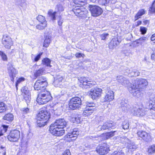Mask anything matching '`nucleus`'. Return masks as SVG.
<instances>
[{"instance_id":"f257e3e1","label":"nucleus","mask_w":155,"mask_h":155,"mask_svg":"<svg viewBox=\"0 0 155 155\" xmlns=\"http://www.w3.org/2000/svg\"><path fill=\"white\" fill-rule=\"evenodd\" d=\"M132 83V84H130L129 91L134 96L139 97L142 95L140 89L147 86L148 82L146 79L141 78L134 80Z\"/></svg>"},{"instance_id":"f03ea898","label":"nucleus","mask_w":155,"mask_h":155,"mask_svg":"<svg viewBox=\"0 0 155 155\" xmlns=\"http://www.w3.org/2000/svg\"><path fill=\"white\" fill-rule=\"evenodd\" d=\"M51 98L52 97L50 92L43 90V91H41L39 93L37 99V101L40 104H44L49 101Z\"/></svg>"},{"instance_id":"7ed1b4c3","label":"nucleus","mask_w":155,"mask_h":155,"mask_svg":"<svg viewBox=\"0 0 155 155\" xmlns=\"http://www.w3.org/2000/svg\"><path fill=\"white\" fill-rule=\"evenodd\" d=\"M50 118V113L48 112L45 110L40 111L37 116V120L41 121L39 123V127L44 126L46 124L48 120Z\"/></svg>"},{"instance_id":"20e7f679","label":"nucleus","mask_w":155,"mask_h":155,"mask_svg":"<svg viewBox=\"0 0 155 155\" xmlns=\"http://www.w3.org/2000/svg\"><path fill=\"white\" fill-rule=\"evenodd\" d=\"M73 11L77 16L82 18L84 19L87 17L88 11L82 6H76L73 9Z\"/></svg>"},{"instance_id":"39448f33","label":"nucleus","mask_w":155,"mask_h":155,"mask_svg":"<svg viewBox=\"0 0 155 155\" xmlns=\"http://www.w3.org/2000/svg\"><path fill=\"white\" fill-rule=\"evenodd\" d=\"M47 82L46 79L44 77H41L39 78L35 83L34 88L35 90L38 91L41 90L42 88L45 89V87L47 86Z\"/></svg>"},{"instance_id":"423d86ee","label":"nucleus","mask_w":155,"mask_h":155,"mask_svg":"<svg viewBox=\"0 0 155 155\" xmlns=\"http://www.w3.org/2000/svg\"><path fill=\"white\" fill-rule=\"evenodd\" d=\"M69 104L70 108L72 110L78 109L81 104V100L78 97H73L70 100Z\"/></svg>"},{"instance_id":"0eeeda50","label":"nucleus","mask_w":155,"mask_h":155,"mask_svg":"<svg viewBox=\"0 0 155 155\" xmlns=\"http://www.w3.org/2000/svg\"><path fill=\"white\" fill-rule=\"evenodd\" d=\"M102 91L101 88H92L88 92V94L89 96L92 99L96 100L101 97Z\"/></svg>"},{"instance_id":"6e6552de","label":"nucleus","mask_w":155,"mask_h":155,"mask_svg":"<svg viewBox=\"0 0 155 155\" xmlns=\"http://www.w3.org/2000/svg\"><path fill=\"white\" fill-rule=\"evenodd\" d=\"M63 129L58 127L51 126L49 128V131L52 135L55 136H61L64 135L65 133V130Z\"/></svg>"},{"instance_id":"1a4fd4ad","label":"nucleus","mask_w":155,"mask_h":155,"mask_svg":"<svg viewBox=\"0 0 155 155\" xmlns=\"http://www.w3.org/2000/svg\"><path fill=\"white\" fill-rule=\"evenodd\" d=\"M20 137V132L18 130H12L8 136V139L11 142L18 141Z\"/></svg>"},{"instance_id":"9d476101","label":"nucleus","mask_w":155,"mask_h":155,"mask_svg":"<svg viewBox=\"0 0 155 155\" xmlns=\"http://www.w3.org/2000/svg\"><path fill=\"white\" fill-rule=\"evenodd\" d=\"M2 43L4 47L7 49H9L13 45V42L11 37L6 34L3 35L2 39Z\"/></svg>"},{"instance_id":"9b49d317","label":"nucleus","mask_w":155,"mask_h":155,"mask_svg":"<svg viewBox=\"0 0 155 155\" xmlns=\"http://www.w3.org/2000/svg\"><path fill=\"white\" fill-rule=\"evenodd\" d=\"M109 150V146L106 143H104L97 147L96 151L100 155H104L108 153Z\"/></svg>"},{"instance_id":"f8f14e48","label":"nucleus","mask_w":155,"mask_h":155,"mask_svg":"<svg viewBox=\"0 0 155 155\" xmlns=\"http://www.w3.org/2000/svg\"><path fill=\"white\" fill-rule=\"evenodd\" d=\"M90 10L92 15L93 16H97L101 15L102 10L99 7L96 5L90 6Z\"/></svg>"},{"instance_id":"ddd939ff","label":"nucleus","mask_w":155,"mask_h":155,"mask_svg":"<svg viewBox=\"0 0 155 155\" xmlns=\"http://www.w3.org/2000/svg\"><path fill=\"white\" fill-rule=\"evenodd\" d=\"M95 104L92 103L87 104L85 110L83 112L84 115L87 116L91 114L95 109Z\"/></svg>"},{"instance_id":"4468645a","label":"nucleus","mask_w":155,"mask_h":155,"mask_svg":"<svg viewBox=\"0 0 155 155\" xmlns=\"http://www.w3.org/2000/svg\"><path fill=\"white\" fill-rule=\"evenodd\" d=\"M137 135L142 138L145 141L150 142L151 141V137L150 134L145 131L139 130L137 132Z\"/></svg>"},{"instance_id":"2eb2a0df","label":"nucleus","mask_w":155,"mask_h":155,"mask_svg":"<svg viewBox=\"0 0 155 155\" xmlns=\"http://www.w3.org/2000/svg\"><path fill=\"white\" fill-rule=\"evenodd\" d=\"M117 80L119 83L124 86H127L129 91L130 84H132L126 78L122 76H118L117 77Z\"/></svg>"},{"instance_id":"dca6fc26","label":"nucleus","mask_w":155,"mask_h":155,"mask_svg":"<svg viewBox=\"0 0 155 155\" xmlns=\"http://www.w3.org/2000/svg\"><path fill=\"white\" fill-rule=\"evenodd\" d=\"M130 112L134 115L138 116H143L145 114V111L144 109L136 107H134L130 110Z\"/></svg>"},{"instance_id":"f3484780","label":"nucleus","mask_w":155,"mask_h":155,"mask_svg":"<svg viewBox=\"0 0 155 155\" xmlns=\"http://www.w3.org/2000/svg\"><path fill=\"white\" fill-rule=\"evenodd\" d=\"M116 125V124L114 123H109L108 122H106L104 123L102 126H98V129L99 130H104L110 128L113 129L115 127Z\"/></svg>"},{"instance_id":"a211bd4d","label":"nucleus","mask_w":155,"mask_h":155,"mask_svg":"<svg viewBox=\"0 0 155 155\" xmlns=\"http://www.w3.org/2000/svg\"><path fill=\"white\" fill-rule=\"evenodd\" d=\"M66 124V122L64 119H60L56 120L54 123L51 124V126H53L54 127H59L64 128Z\"/></svg>"},{"instance_id":"6ab92c4d","label":"nucleus","mask_w":155,"mask_h":155,"mask_svg":"<svg viewBox=\"0 0 155 155\" xmlns=\"http://www.w3.org/2000/svg\"><path fill=\"white\" fill-rule=\"evenodd\" d=\"M114 98V92L111 90L107 91L106 92L105 95L104 97L105 102H109L112 101Z\"/></svg>"},{"instance_id":"aec40b11","label":"nucleus","mask_w":155,"mask_h":155,"mask_svg":"<svg viewBox=\"0 0 155 155\" xmlns=\"http://www.w3.org/2000/svg\"><path fill=\"white\" fill-rule=\"evenodd\" d=\"M127 100L125 99H122L120 103L121 108L124 112H127L130 109V106L127 104Z\"/></svg>"},{"instance_id":"412c9836","label":"nucleus","mask_w":155,"mask_h":155,"mask_svg":"<svg viewBox=\"0 0 155 155\" xmlns=\"http://www.w3.org/2000/svg\"><path fill=\"white\" fill-rule=\"evenodd\" d=\"M78 80L81 84L86 86L85 87L86 88L90 87L92 85V84L91 83L90 80L88 78L85 77H81Z\"/></svg>"},{"instance_id":"4be33fe9","label":"nucleus","mask_w":155,"mask_h":155,"mask_svg":"<svg viewBox=\"0 0 155 155\" xmlns=\"http://www.w3.org/2000/svg\"><path fill=\"white\" fill-rule=\"evenodd\" d=\"M8 69L11 80L13 82L14 78L15 77V75L17 74V72L11 64L9 65Z\"/></svg>"},{"instance_id":"5701e85b","label":"nucleus","mask_w":155,"mask_h":155,"mask_svg":"<svg viewBox=\"0 0 155 155\" xmlns=\"http://www.w3.org/2000/svg\"><path fill=\"white\" fill-rule=\"evenodd\" d=\"M126 71L127 73L130 76H137L140 74V72L137 69L131 68L130 69H127Z\"/></svg>"},{"instance_id":"b1692460","label":"nucleus","mask_w":155,"mask_h":155,"mask_svg":"<svg viewBox=\"0 0 155 155\" xmlns=\"http://www.w3.org/2000/svg\"><path fill=\"white\" fill-rule=\"evenodd\" d=\"M120 43L119 41L117 38H113L110 43L109 46L113 48L118 45Z\"/></svg>"},{"instance_id":"393cba45","label":"nucleus","mask_w":155,"mask_h":155,"mask_svg":"<svg viewBox=\"0 0 155 155\" xmlns=\"http://www.w3.org/2000/svg\"><path fill=\"white\" fill-rule=\"evenodd\" d=\"M57 13V12L54 11L51 9L49 10L48 12V15L51 19L53 21H55L56 19V14Z\"/></svg>"},{"instance_id":"a878e982","label":"nucleus","mask_w":155,"mask_h":155,"mask_svg":"<svg viewBox=\"0 0 155 155\" xmlns=\"http://www.w3.org/2000/svg\"><path fill=\"white\" fill-rule=\"evenodd\" d=\"M3 119L4 120H6L8 121L7 123H9L14 120V116L11 113H8L6 114L3 117Z\"/></svg>"},{"instance_id":"bb28decb","label":"nucleus","mask_w":155,"mask_h":155,"mask_svg":"<svg viewBox=\"0 0 155 155\" xmlns=\"http://www.w3.org/2000/svg\"><path fill=\"white\" fill-rule=\"evenodd\" d=\"M149 108L150 110H155V97H151L149 102Z\"/></svg>"},{"instance_id":"cd10ccee","label":"nucleus","mask_w":155,"mask_h":155,"mask_svg":"<svg viewBox=\"0 0 155 155\" xmlns=\"http://www.w3.org/2000/svg\"><path fill=\"white\" fill-rule=\"evenodd\" d=\"M127 147L129 151H134L137 148V145L134 142H130L128 143Z\"/></svg>"},{"instance_id":"c85d7f7f","label":"nucleus","mask_w":155,"mask_h":155,"mask_svg":"<svg viewBox=\"0 0 155 155\" xmlns=\"http://www.w3.org/2000/svg\"><path fill=\"white\" fill-rule=\"evenodd\" d=\"M50 38V36L49 35H45V40L43 44L44 47L47 48L48 46L51 42Z\"/></svg>"},{"instance_id":"c756f323","label":"nucleus","mask_w":155,"mask_h":155,"mask_svg":"<svg viewBox=\"0 0 155 155\" xmlns=\"http://www.w3.org/2000/svg\"><path fill=\"white\" fill-rule=\"evenodd\" d=\"M51 62L50 59L47 58H44L42 61V63L43 65L49 67H51L50 65Z\"/></svg>"},{"instance_id":"7c9ffc66","label":"nucleus","mask_w":155,"mask_h":155,"mask_svg":"<svg viewBox=\"0 0 155 155\" xmlns=\"http://www.w3.org/2000/svg\"><path fill=\"white\" fill-rule=\"evenodd\" d=\"M145 11L144 9H141L139 10L135 16V20H136L140 18L141 16L145 14Z\"/></svg>"},{"instance_id":"2f4dec72","label":"nucleus","mask_w":155,"mask_h":155,"mask_svg":"<svg viewBox=\"0 0 155 155\" xmlns=\"http://www.w3.org/2000/svg\"><path fill=\"white\" fill-rule=\"evenodd\" d=\"M47 22H41L36 26V28L39 30H43L47 26Z\"/></svg>"},{"instance_id":"473e14b6","label":"nucleus","mask_w":155,"mask_h":155,"mask_svg":"<svg viewBox=\"0 0 155 155\" xmlns=\"http://www.w3.org/2000/svg\"><path fill=\"white\" fill-rule=\"evenodd\" d=\"M56 11L58 12L59 14L64 10V8L61 5H57L55 7Z\"/></svg>"},{"instance_id":"72a5a7b5","label":"nucleus","mask_w":155,"mask_h":155,"mask_svg":"<svg viewBox=\"0 0 155 155\" xmlns=\"http://www.w3.org/2000/svg\"><path fill=\"white\" fill-rule=\"evenodd\" d=\"M8 128V126L3 125L2 127L0 128V137L3 135L4 133L6 132Z\"/></svg>"},{"instance_id":"f704fd0d","label":"nucleus","mask_w":155,"mask_h":155,"mask_svg":"<svg viewBox=\"0 0 155 155\" xmlns=\"http://www.w3.org/2000/svg\"><path fill=\"white\" fill-rule=\"evenodd\" d=\"M21 91L23 95L30 94L29 91L28 89V87L25 86L24 87L21 88Z\"/></svg>"},{"instance_id":"c9c22d12","label":"nucleus","mask_w":155,"mask_h":155,"mask_svg":"<svg viewBox=\"0 0 155 155\" xmlns=\"http://www.w3.org/2000/svg\"><path fill=\"white\" fill-rule=\"evenodd\" d=\"M44 73V70L42 68H40L34 74L36 78L42 75Z\"/></svg>"},{"instance_id":"e433bc0d","label":"nucleus","mask_w":155,"mask_h":155,"mask_svg":"<svg viewBox=\"0 0 155 155\" xmlns=\"http://www.w3.org/2000/svg\"><path fill=\"white\" fill-rule=\"evenodd\" d=\"M147 152L151 154L154 153L155 152V145H152L150 146Z\"/></svg>"},{"instance_id":"4c0bfd02","label":"nucleus","mask_w":155,"mask_h":155,"mask_svg":"<svg viewBox=\"0 0 155 155\" xmlns=\"http://www.w3.org/2000/svg\"><path fill=\"white\" fill-rule=\"evenodd\" d=\"M69 132L73 135H74L73 136L75 137H77V136L79 134L78 129L77 128L72 130Z\"/></svg>"},{"instance_id":"58836bf2","label":"nucleus","mask_w":155,"mask_h":155,"mask_svg":"<svg viewBox=\"0 0 155 155\" xmlns=\"http://www.w3.org/2000/svg\"><path fill=\"white\" fill-rule=\"evenodd\" d=\"M110 0H98V3L101 5L106 6L108 4Z\"/></svg>"},{"instance_id":"ea45409f","label":"nucleus","mask_w":155,"mask_h":155,"mask_svg":"<svg viewBox=\"0 0 155 155\" xmlns=\"http://www.w3.org/2000/svg\"><path fill=\"white\" fill-rule=\"evenodd\" d=\"M117 133V131H111L110 132L107 133L106 134V138H108L112 137L115 135V134Z\"/></svg>"},{"instance_id":"a19ab883","label":"nucleus","mask_w":155,"mask_h":155,"mask_svg":"<svg viewBox=\"0 0 155 155\" xmlns=\"http://www.w3.org/2000/svg\"><path fill=\"white\" fill-rule=\"evenodd\" d=\"M6 110L5 104L2 102H0V113L4 112Z\"/></svg>"},{"instance_id":"79ce46f5","label":"nucleus","mask_w":155,"mask_h":155,"mask_svg":"<svg viewBox=\"0 0 155 155\" xmlns=\"http://www.w3.org/2000/svg\"><path fill=\"white\" fill-rule=\"evenodd\" d=\"M30 95V94H27L25 95H23L24 96V99L28 105V103L29 102V101H30V100L31 99Z\"/></svg>"},{"instance_id":"37998d69","label":"nucleus","mask_w":155,"mask_h":155,"mask_svg":"<svg viewBox=\"0 0 155 155\" xmlns=\"http://www.w3.org/2000/svg\"><path fill=\"white\" fill-rule=\"evenodd\" d=\"M37 19L40 23L47 22L45 20V17L41 15H38L37 17Z\"/></svg>"},{"instance_id":"c03bdc74","label":"nucleus","mask_w":155,"mask_h":155,"mask_svg":"<svg viewBox=\"0 0 155 155\" xmlns=\"http://www.w3.org/2000/svg\"><path fill=\"white\" fill-rule=\"evenodd\" d=\"M85 0H74V2L76 5H84Z\"/></svg>"},{"instance_id":"a18cd8bd","label":"nucleus","mask_w":155,"mask_h":155,"mask_svg":"<svg viewBox=\"0 0 155 155\" xmlns=\"http://www.w3.org/2000/svg\"><path fill=\"white\" fill-rule=\"evenodd\" d=\"M129 124L127 120L124 121L123 123L122 127L124 130L127 129L129 127Z\"/></svg>"},{"instance_id":"49530a36","label":"nucleus","mask_w":155,"mask_h":155,"mask_svg":"<svg viewBox=\"0 0 155 155\" xmlns=\"http://www.w3.org/2000/svg\"><path fill=\"white\" fill-rule=\"evenodd\" d=\"M72 120L74 123H79L81 122L80 118L78 116L73 117L72 118Z\"/></svg>"},{"instance_id":"de8ad7c7","label":"nucleus","mask_w":155,"mask_h":155,"mask_svg":"<svg viewBox=\"0 0 155 155\" xmlns=\"http://www.w3.org/2000/svg\"><path fill=\"white\" fill-rule=\"evenodd\" d=\"M0 55L1 56L2 60L4 61H7V55L3 51H0Z\"/></svg>"},{"instance_id":"09e8293b","label":"nucleus","mask_w":155,"mask_h":155,"mask_svg":"<svg viewBox=\"0 0 155 155\" xmlns=\"http://www.w3.org/2000/svg\"><path fill=\"white\" fill-rule=\"evenodd\" d=\"M74 135H73L71 134L69 132H68V133L65 136L67 138H69L71 139V140H75L77 137H75L74 136Z\"/></svg>"},{"instance_id":"8fccbe9b","label":"nucleus","mask_w":155,"mask_h":155,"mask_svg":"<svg viewBox=\"0 0 155 155\" xmlns=\"http://www.w3.org/2000/svg\"><path fill=\"white\" fill-rule=\"evenodd\" d=\"M155 0L154 1L153 3L151 6L150 7L149 9V11L151 13H154L155 12Z\"/></svg>"},{"instance_id":"3c124183","label":"nucleus","mask_w":155,"mask_h":155,"mask_svg":"<svg viewBox=\"0 0 155 155\" xmlns=\"http://www.w3.org/2000/svg\"><path fill=\"white\" fill-rule=\"evenodd\" d=\"M25 80V79L23 77H21L19 78L15 84V86L17 89V86L18 84L24 81Z\"/></svg>"},{"instance_id":"603ef678","label":"nucleus","mask_w":155,"mask_h":155,"mask_svg":"<svg viewBox=\"0 0 155 155\" xmlns=\"http://www.w3.org/2000/svg\"><path fill=\"white\" fill-rule=\"evenodd\" d=\"M63 19L62 18L61 15L58 16V25L59 26H61L63 22Z\"/></svg>"},{"instance_id":"864d4df0","label":"nucleus","mask_w":155,"mask_h":155,"mask_svg":"<svg viewBox=\"0 0 155 155\" xmlns=\"http://www.w3.org/2000/svg\"><path fill=\"white\" fill-rule=\"evenodd\" d=\"M109 35V34L107 33H104L100 35V37L101 40H106L107 37Z\"/></svg>"},{"instance_id":"5fc2aeb1","label":"nucleus","mask_w":155,"mask_h":155,"mask_svg":"<svg viewBox=\"0 0 155 155\" xmlns=\"http://www.w3.org/2000/svg\"><path fill=\"white\" fill-rule=\"evenodd\" d=\"M111 155H124V153L122 151H115Z\"/></svg>"},{"instance_id":"6e6d98bb","label":"nucleus","mask_w":155,"mask_h":155,"mask_svg":"<svg viewBox=\"0 0 155 155\" xmlns=\"http://www.w3.org/2000/svg\"><path fill=\"white\" fill-rule=\"evenodd\" d=\"M140 31L142 34L144 35L146 33L147 29L144 27H141Z\"/></svg>"},{"instance_id":"4d7b16f0","label":"nucleus","mask_w":155,"mask_h":155,"mask_svg":"<svg viewBox=\"0 0 155 155\" xmlns=\"http://www.w3.org/2000/svg\"><path fill=\"white\" fill-rule=\"evenodd\" d=\"M21 110L24 114H27L29 112V109L28 108H22Z\"/></svg>"},{"instance_id":"13d9d810","label":"nucleus","mask_w":155,"mask_h":155,"mask_svg":"<svg viewBox=\"0 0 155 155\" xmlns=\"http://www.w3.org/2000/svg\"><path fill=\"white\" fill-rule=\"evenodd\" d=\"M42 53L41 52L39 53L38 55L36 56L35 58V61H37L40 58L41 56L42 55Z\"/></svg>"},{"instance_id":"bf43d9fd","label":"nucleus","mask_w":155,"mask_h":155,"mask_svg":"<svg viewBox=\"0 0 155 155\" xmlns=\"http://www.w3.org/2000/svg\"><path fill=\"white\" fill-rule=\"evenodd\" d=\"M75 55V56L78 58H80L81 57L83 58L84 56V54H82L80 53H76Z\"/></svg>"},{"instance_id":"052dcab7","label":"nucleus","mask_w":155,"mask_h":155,"mask_svg":"<svg viewBox=\"0 0 155 155\" xmlns=\"http://www.w3.org/2000/svg\"><path fill=\"white\" fill-rule=\"evenodd\" d=\"M53 110L54 111L53 113H54V114H55V115L58 114V109H57L56 106H54V107H53Z\"/></svg>"},{"instance_id":"680f3d73","label":"nucleus","mask_w":155,"mask_h":155,"mask_svg":"<svg viewBox=\"0 0 155 155\" xmlns=\"http://www.w3.org/2000/svg\"><path fill=\"white\" fill-rule=\"evenodd\" d=\"M61 155H71V153L69 150H67Z\"/></svg>"},{"instance_id":"e2e57ef3","label":"nucleus","mask_w":155,"mask_h":155,"mask_svg":"<svg viewBox=\"0 0 155 155\" xmlns=\"http://www.w3.org/2000/svg\"><path fill=\"white\" fill-rule=\"evenodd\" d=\"M16 2H18L20 3L21 6H22V3H24L25 0H15Z\"/></svg>"},{"instance_id":"0e129e2a","label":"nucleus","mask_w":155,"mask_h":155,"mask_svg":"<svg viewBox=\"0 0 155 155\" xmlns=\"http://www.w3.org/2000/svg\"><path fill=\"white\" fill-rule=\"evenodd\" d=\"M153 52L151 55V58L153 60L155 59V49L153 50Z\"/></svg>"},{"instance_id":"69168bd1","label":"nucleus","mask_w":155,"mask_h":155,"mask_svg":"<svg viewBox=\"0 0 155 155\" xmlns=\"http://www.w3.org/2000/svg\"><path fill=\"white\" fill-rule=\"evenodd\" d=\"M151 40L152 41H153L154 43H155V33L154 34L151 36Z\"/></svg>"},{"instance_id":"338daca9","label":"nucleus","mask_w":155,"mask_h":155,"mask_svg":"<svg viewBox=\"0 0 155 155\" xmlns=\"http://www.w3.org/2000/svg\"><path fill=\"white\" fill-rule=\"evenodd\" d=\"M62 77V76L60 75H57L56 77L55 78V81L58 82V80L59 79V78H60L61 77Z\"/></svg>"},{"instance_id":"774afa93","label":"nucleus","mask_w":155,"mask_h":155,"mask_svg":"<svg viewBox=\"0 0 155 155\" xmlns=\"http://www.w3.org/2000/svg\"><path fill=\"white\" fill-rule=\"evenodd\" d=\"M141 39V38H140L138 40H137V43H142L143 42V40H142V39Z\"/></svg>"}]
</instances>
